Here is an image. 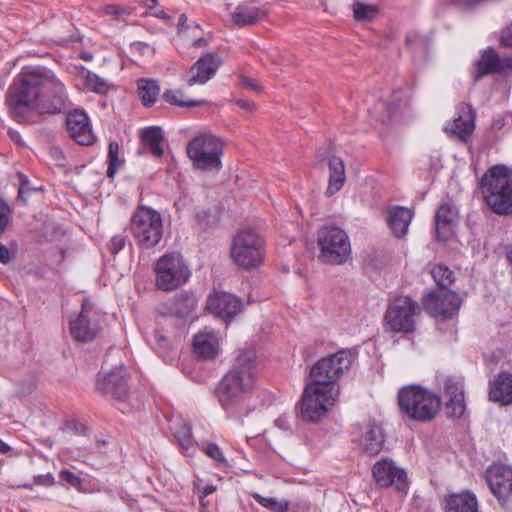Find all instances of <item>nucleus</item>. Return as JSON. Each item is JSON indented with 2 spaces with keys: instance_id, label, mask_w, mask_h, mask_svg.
Masks as SVG:
<instances>
[{
  "instance_id": "nucleus-18",
  "label": "nucleus",
  "mask_w": 512,
  "mask_h": 512,
  "mask_svg": "<svg viewBox=\"0 0 512 512\" xmlns=\"http://www.w3.org/2000/svg\"><path fill=\"white\" fill-rule=\"evenodd\" d=\"M244 307L243 301L227 292H215L208 298L207 309L215 316L230 322Z\"/></svg>"
},
{
  "instance_id": "nucleus-1",
  "label": "nucleus",
  "mask_w": 512,
  "mask_h": 512,
  "mask_svg": "<svg viewBox=\"0 0 512 512\" xmlns=\"http://www.w3.org/2000/svg\"><path fill=\"white\" fill-rule=\"evenodd\" d=\"M64 83L45 67H24L6 92V105L19 123H37L45 114H59L68 106Z\"/></svg>"
},
{
  "instance_id": "nucleus-14",
  "label": "nucleus",
  "mask_w": 512,
  "mask_h": 512,
  "mask_svg": "<svg viewBox=\"0 0 512 512\" xmlns=\"http://www.w3.org/2000/svg\"><path fill=\"white\" fill-rule=\"evenodd\" d=\"M372 475L377 485L382 488L393 487L406 493L409 488L406 471L390 458H381L372 467Z\"/></svg>"
},
{
  "instance_id": "nucleus-29",
  "label": "nucleus",
  "mask_w": 512,
  "mask_h": 512,
  "mask_svg": "<svg viewBox=\"0 0 512 512\" xmlns=\"http://www.w3.org/2000/svg\"><path fill=\"white\" fill-rule=\"evenodd\" d=\"M444 501L445 512H478L477 498L470 492L448 495Z\"/></svg>"
},
{
  "instance_id": "nucleus-41",
  "label": "nucleus",
  "mask_w": 512,
  "mask_h": 512,
  "mask_svg": "<svg viewBox=\"0 0 512 512\" xmlns=\"http://www.w3.org/2000/svg\"><path fill=\"white\" fill-rule=\"evenodd\" d=\"M446 409L449 417L460 418L466 409L464 394H457L454 398L448 399Z\"/></svg>"
},
{
  "instance_id": "nucleus-32",
  "label": "nucleus",
  "mask_w": 512,
  "mask_h": 512,
  "mask_svg": "<svg viewBox=\"0 0 512 512\" xmlns=\"http://www.w3.org/2000/svg\"><path fill=\"white\" fill-rule=\"evenodd\" d=\"M138 95L145 107H151L157 100L160 92L159 84L153 79H139L137 82Z\"/></svg>"
},
{
  "instance_id": "nucleus-8",
  "label": "nucleus",
  "mask_w": 512,
  "mask_h": 512,
  "mask_svg": "<svg viewBox=\"0 0 512 512\" xmlns=\"http://www.w3.org/2000/svg\"><path fill=\"white\" fill-rule=\"evenodd\" d=\"M231 257L238 266L244 269L258 267L265 257L263 238L250 229L239 231L232 242Z\"/></svg>"
},
{
  "instance_id": "nucleus-26",
  "label": "nucleus",
  "mask_w": 512,
  "mask_h": 512,
  "mask_svg": "<svg viewBox=\"0 0 512 512\" xmlns=\"http://www.w3.org/2000/svg\"><path fill=\"white\" fill-rule=\"evenodd\" d=\"M489 399L503 406L512 404V374L500 372L490 383Z\"/></svg>"
},
{
  "instance_id": "nucleus-43",
  "label": "nucleus",
  "mask_w": 512,
  "mask_h": 512,
  "mask_svg": "<svg viewBox=\"0 0 512 512\" xmlns=\"http://www.w3.org/2000/svg\"><path fill=\"white\" fill-rule=\"evenodd\" d=\"M444 393L450 399L457 396V394H464V387L462 381L454 378L447 377L443 384Z\"/></svg>"
},
{
  "instance_id": "nucleus-6",
  "label": "nucleus",
  "mask_w": 512,
  "mask_h": 512,
  "mask_svg": "<svg viewBox=\"0 0 512 512\" xmlns=\"http://www.w3.org/2000/svg\"><path fill=\"white\" fill-rule=\"evenodd\" d=\"M355 354L351 350H340L321 358L312 368V383L339 394L336 382L351 367Z\"/></svg>"
},
{
  "instance_id": "nucleus-44",
  "label": "nucleus",
  "mask_w": 512,
  "mask_h": 512,
  "mask_svg": "<svg viewBox=\"0 0 512 512\" xmlns=\"http://www.w3.org/2000/svg\"><path fill=\"white\" fill-rule=\"evenodd\" d=\"M201 449L204 453L215 460L217 463H226V459L220 449V447L215 443H202Z\"/></svg>"
},
{
  "instance_id": "nucleus-56",
  "label": "nucleus",
  "mask_w": 512,
  "mask_h": 512,
  "mask_svg": "<svg viewBox=\"0 0 512 512\" xmlns=\"http://www.w3.org/2000/svg\"><path fill=\"white\" fill-rule=\"evenodd\" d=\"M8 134L15 143H17L18 145H23V141L21 139V135L19 132L15 130H9Z\"/></svg>"
},
{
  "instance_id": "nucleus-54",
  "label": "nucleus",
  "mask_w": 512,
  "mask_h": 512,
  "mask_svg": "<svg viewBox=\"0 0 512 512\" xmlns=\"http://www.w3.org/2000/svg\"><path fill=\"white\" fill-rule=\"evenodd\" d=\"M38 483L42 485H52L54 484V477L52 474L40 475Z\"/></svg>"
},
{
  "instance_id": "nucleus-15",
  "label": "nucleus",
  "mask_w": 512,
  "mask_h": 512,
  "mask_svg": "<svg viewBox=\"0 0 512 512\" xmlns=\"http://www.w3.org/2000/svg\"><path fill=\"white\" fill-rule=\"evenodd\" d=\"M486 480L491 492L501 506L509 508L512 503V468L505 464H493L486 471Z\"/></svg>"
},
{
  "instance_id": "nucleus-42",
  "label": "nucleus",
  "mask_w": 512,
  "mask_h": 512,
  "mask_svg": "<svg viewBox=\"0 0 512 512\" xmlns=\"http://www.w3.org/2000/svg\"><path fill=\"white\" fill-rule=\"evenodd\" d=\"M85 84L95 93H105L108 89L107 81L91 71L86 73Z\"/></svg>"
},
{
  "instance_id": "nucleus-20",
  "label": "nucleus",
  "mask_w": 512,
  "mask_h": 512,
  "mask_svg": "<svg viewBox=\"0 0 512 512\" xmlns=\"http://www.w3.org/2000/svg\"><path fill=\"white\" fill-rule=\"evenodd\" d=\"M66 127L70 138L79 145L89 146L96 140L89 117L84 111L69 112L66 116Z\"/></svg>"
},
{
  "instance_id": "nucleus-34",
  "label": "nucleus",
  "mask_w": 512,
  "mask_h": 512,
  "mask_svg": "<svg viewBox=\"0 0 512 512\" xmlns=\"http://www.w3.org/2000/svg\"><path fill=\"white\" fill-rule=\"evenodd\" d=\"M162 97L170 105L182 108H194L206 103L205 100H185L183 91L177 89L166 90Z\"/></svg>"
},
{
  "instance_id": "nucleus-21",
  "label": "nucleus",
  "mask_w": 512,
  "mask_h": 512,
  "mask_svg": "<svg viewBox=\"0 0 512 512\" xmlns=\"http://www.w3.org/2000/svg\"><path fill=\"white\" fill-rule=\"evenodd\" d=\"M222 64L221 56L216 52H209L201 56L188 73L187 83L190 86L205 84L212 79Z\"/></svg>"
},
{
  "instance_id": "nucleus-19",
  "label": "nucleus",
  "mask_w": 512,
  "mask_h": 512,
  "mask_svg": "<svg viewBox=\"0 0 512 512\" xmlns=\"http://www.w3.org/2000/svg\"><path fill=\"white\" fill-rule=\"evenodd\" d=\"M506 69H512V57L501 59L498 53L489 47L483 50L480 58L475 62L472 76L477 82L486 75L502 73Z\"/></svg>"
},
{
  "instance_id": "nucleus-59",
  "label": "nucleus",
  "mask_w": 512,
  "mask_h": 512,
  "mask_svg": "<svg viewBox=\"0 0 512 512\" xmlns=\"http://www.w3.org/2000/svg\"><path fill=\"white\" fill-rule=\"evenodd\" d=\"M187 22V17L185 14H181L178 18V26L179 29L182 30Z\"/></svg>"
},
{
  "instance_id": "nucleus-4",
  "label": "nucleus",
  "mask_w": 512,
  "mask_h": 512,
  "mask_svg": "<svg viewBox=\"0 0 512 512\" xmlns=\"http://www.w3.org/2000/svg\"><path fill=\"white\" fill-rule=\"evenodd\" d=\"M402 415L418 422H430L441 408V397L420 385L402 387L397 394Z\"/></svg>"
},
{
  "instance_id": "nucleus-30",
  "label": "nucleus",
  "mask_w": 512,
  "mask_h": 512,
  "mask_svg": "<svg viewBox=\"0 0 512 512\" xmlns=\"http://www.w3.org/2000/svg\"><path fill=\"white\" fill-rule=\"evenodd\" d=\"M329 182L326 194L329 196L337 193L346 181L345 164L340 157L330 156L328 159Z\"/></svg>"
},
{
  "instance_id": "nucleus-11",
  "label": "nucleus",
  "mask_w": 512,
  "mask_h": 512,
  "mask_svg": "<svg viewBox=\"0 0 512 512\" xmlns=\"http://www.w3.org/2000/svg\"><path fill=\"white\" fill-rule=\"evenodd\" d=\"M337 397L338 394L331 389L312 382L307 384L300 401L301 417L309 422L320 421L335 404Z\"/></svg>"
},
{
  "instance_id": "nucleus-33",
  "label": "nucleus",
  "mask_w": 512,
  "mask_h": 512,
  "mask_svg": "<svg viewBox=\"0 0 512 512\" xmlns=\"http://www.w3.org/2000/svg\"><path fill=\"white\" fill-rule=\"evenodd\" d=\"M173 436L184 451H188L194 445L191 426L182 421H175L171 427Z\"/></svg>"
},
{
  "instance_id": "nucleus-49",
  "label": "nucleus",
  "mask_w": 512,
  "mask_h": 512,
  "mask_svg": "<svg viewBox=\"0 0 512 512\" xmlns=\"http://www.w3.org/2000/svg\"><path fill=\"white\" fill-rule=\"evenodd\" d=\"M510 118V113H506L504 115H498L496 118L493 119L492 122V129L494 130H501L505 125L507 119Z\"/></svg>"
},
{
  "instance_id": "nucleus-28",
  "label": "nucleus",
  "mask_w": 512,
  "mask_h": 512,
  "mask_svg": "<svg viewBox=\"0 0 512 512\" xmlns=\"http://www.w3.org/2000/svg\"><path fill=\"white\" fill-rule=\"evenodd\" d=\"M413 216L414 213L409 208L403 206L389 208L388 225L396 237H403L407 234Z\"/></svg>"
},
{
  "instance_id": "nucleus-47",
  "label": "nucleus",
  "mask_w": 512,
  "mask_h": 512,
  "mask_svg": "<svg viewBox=\"0 0 512 512\" xmlns=\"http://www.w3.org/2000/svg\"><path fill=\"white\" fill-rule=\"evenodd\" d=\"M127 237L123 234L114 235L110 241V252L112 254L119 253L126 244Z\"/></svg>"
},
{
  "instance_id": "nucleus-51",
  "label": "nucleus",
  "mask_w": 512,
  "mask_h": 512,
  "mask_svg": "<svg viewBox=\"0 0 512 512\" xmlns=\"http://www.w3.org/2000/svg\"><path fill=\"white\" fill-rule=\"evenodd\" d=\"M241 82L245 88L251 89L256 92H260L261 90L260 86L251 78L243 77Z\"/></svg>"
},
{
  "instance_id": "nucleus-23",
  "label": "nucleus",
  "mask_w": 512,
  "mask_h": 512,
  "mask_svg": "<svg viewBox=\"0 0 512 512\" xmlns=\"http://www.w3.org/2000/svg\"><path fill=\"white\" fill-rule=\"evenodd\" d=\"M219 338L213 329L205 327L193 339V351L201 359L210 360L219 352Z\"/></svg>"
},
{
  "instance_id": "nucleus-2",
  "label": "nucleus",
  "mask_w": 512,
  "mask_h": 512,
  "mask_svg": "<svg viewBox=\"0 0 512 512\" xmlns=\"http://www.w3.org/2000/svg\"><path fill=\"white\" fill-rule=\"evenodd\" d=\"M254 361L240 354L216 388V396L229 417L243 420L252 410L249 398L256 384Z\"/></svg>"
},
{
  "instance_id": "nucleus-38",
  "label": "nucleus",
  "mask_w": 512,
  "mask_h": 512,
  "mask_svg": "<svg viewBox=\"0 0 512 512\" xmlns=\"http://www.w3.org/2000/svg\"><path fill=\"white\" fill-rule=\"evenodd\" d=\"M398 104L392 103H386L384 101H379L373 110H370V114L381 123H385L388 121L391 116L397 111Z\"/></svg>"
},
{
  "instance_id": "nucleus-13",
  "label": "nucleus",
  "mask_w": 512,
  "mask_h": 512,
  "mask_svg": "<svg viewBox=\"0 0 512 512\" xmlns=\"http://www.w3.org/2000/svg\"><path fill=\"white\" fill-rule=\"evenodd\" d=\"M81 312L70 320V332L78 342H89L96 338L100 331L98 313L89 299H84Z\"/></svg>"
},
{
  "instance_id": "nucleus-25",
  "label": "nucleus",
  "mask_w": 512,
  "mask_h": 512,
  "mask_svg": "<svg viewBox=\"0 0 512 512\" xmlns=\"http://www.w3.org/2000/svg\"><path fill=\"white\" fill-rule=\"evenodd\" d=\"M267 12L251 2L240 3L231 14V19L235 26L246 27L255 25L262 21Z\"/></svg>"
},
{
  "instance_id": "nucleus-31",
  "label": "nucleus",
  "mask_w": 512,
  "mask_h": 512,
  "mask_svg": "<svg viewBox=\"0 0 512 512\" xmlns=\"http://www.w3.org/2000/svg\"><path fill=\"white\" fill-rule=\"evenodd\" d=\"M140 137L141 143L146 150L157 158L162 157L164 150L161 144L164 140V136L161 128L156 126L147 127L142 130Z\"/></svg>"
},
{
  "instance_id": "nucleus-17",
  "label": "nucleus",
  "mask_w": 512,
  "mask_h": 512,
  "mask_svg": "<svg viewBox=\"0 0 512 512\" xmlns=\"http://www.w3.org/2000/svg\"><path fill=\"white\" fill-rule=\"evenodd\" d=\"M96 389L113 399H125L130 391L127 369L120 366L109 373L98 374Z\"/></svg>"
},
{
  "instance_id": "nucleus-12",
  "label": "nucleus",
  "mask_w": 512,
  "mask_h": 512,
  "mask_svg": "<svg viewBox=\"0 0 512 512\" xmlns=\"http://www.w3.org/2000/svg\"><path fill=\"white\" fill-rule=\"evenodd\" d=\"M419 311L417 303L409 296L393 299L385 313V320L392 331L409 333L415 329V316Z\"/></svg>"
},
{
  "instance_id": "nucleus-39",
  "label": "nucleus",
  "mask_w": 512,
  "mask_h": 512,
  "mask_svg": "<svg viewBox=\"0 0 512 512\" xmlns=\"http://www.w3.org/2000/svg\"><path fill=\"white\" fill-rule=\"evenodd\" d=\"M379 12L377 5H369L361 2H355L353 4V14L357 21H371Z\"/></svg>"
},
{
  "instance_id": "nucleus-35",
  "label": "nucleus",
  "mask_w": 512,
  "mask_h": 512,
  "mask_svg": "<svg viewBox=\"0 0 512 512\" xmlns=\"http://www.w3.org/2000/svg\"><path fill=\"white\" fill-rule=\"evenodd\" d=\"M196 306L194 297L188 293H181L174 298L171 306L173 314L180 318L187 317Z\"/></svg>"
},
{
  "instance_id": "nucleus-52",
  "label": "nucleus",
  "mask_w": 512,
  "mask_h": 512,
  "mask_svg": "<svg viewBox=\"0 0 512 512\" xmlns=\"http://www.w3.org/2000/svg\"><path fill=\"white\" fill-rule=\"evenodd\" d=\"M275 425L277 427H279L280 429H283V430H288L290 428V424H289V417L287 415H280L276 420H275Z\"/></svg>"
},
{
  "instance_id": "nucleus-46",
  "label": "nucleus",
  "mask_w": 512,
  "mask_h": 512,
  "mask_svg": "<svg viewBox=\"0 0 512 512\" xmlns=\"http://www.w3.org/2000/svg\"><path fill=\"white\" fill-rule=\"evenodd\" d=\"M59 477L61 478V480L69 483L71 486L77 489H80L82 485V479L68 469L61 470L59 473Z\"/></svg>"
},
{
  "instance_id": "nucleus-57",
  "label": "nucleus",
  "mask_w": 512,
  "mask_h": 512,
  "mask_svg": "<svg viewBox=\"0 0 512 512\" xmlns=\"http://www.w3.org/2000/svg\"><path fill=\"white\" fill-rule=\"evenodd\" d=\"M237 105L243 109H246V110H252L254 108V104L247 101V100H243V99H239L237 100Z\"/></svg>"
},
{
  "instance_id": "nucleus-62",
  "label": "nucleus",
  "mask_w": 512,
  "mask_h": 512,
  "mask_svg": "<svg viewBox=\"0 0 512 512\" xmlns=\"http://www.w3.org/2000/svg\"><path fill=\"white\" fill-rule=\"evenodd\" d=\"M510 117L512 118V113H510Z\"/></svg>"
},
{
  "instance_id": "nucleus-58",
  "label": "nucleus",
  "mask_w": 512,
  "mask_h": 512,
  "mask_svg": "<svg viewBox=\"0 0 512 512\" xmlns=\"http://www.w3.org/2000/svg\"><path fill=\"white\" fill-rule=\"evenodd\" d=\"M141 3L144 4L147 8L153 9L157 6V0H141Z\"/></svg>"
},
{
  "instance_id": "nucleus-53",
  "label": "nucleus",
  "mask_w": 512,
  "mask_h": 512,
  "mask_svg": "<svg viewBox=\"0 0 512 512\" xmlns=\"http://www.w3.org/2000/svg\"><path fill=\"white\" fill-rule=\"evenodd\" d=\"M11 259L10 251L4 244L0 243V262L7 264Z\"/></svg>"
},
{
  "instance_id": "nucleus-55",
  "label": "nucleus",
  "mask_w": 512,
  "mask_h": 512,
  "mask_svg": "<svg viewBox=\"0 0 512 512\" xmlns=\"http://www.w3.org/2000/svg\"><path fill=\"white\" fill-rule=\"evenodd\" d=\"M198 489H199L200 493L202 494V497H206V496L212 494L216 490V487L212 484H206L201 489L198 486Z\"/></svg>"
},
{
  "instance_id": "nucleus-37",
  "label": "nucleus",
  "mask_w": 512,
  "mask_h": 512,
  "mask_svg": "<svg viewBox=\"0 0 512 512\" xmlns=\"http://www.w3.org/2000/svg\"><path fill=\"white\" fill-rule=\"evenodd\" d=\"M252 497L261 506L273 512H289L290 502L288 500H278L272 497H264L259 493H254Z\"/></svg>"
},
{
  "instance_id": "nucleus-5",
  "label": "nucleus",
  "mask_w": 512,
  "mask_h": 512,
  "mask_svg": "<svg viewBox=\"0 0 512 512\" xmlns=\"http://www.w3.org/2000/svg\"><path fill=\"white\" fill-rule=\"evenodd\" d=\"M129 229L140 248L152 249L163 236L162 217L152 208L139 206L131 216Z\"/></svg>"
},
{
  "instance_id": "nucleus-7",
  "label": "nucleus",
  "mask_w": 512,
  "mask_h": 512,
  "mask_svg": "<svg viewBox=\"0 0 512 512\" xmlns=\"http://www.w3.org/2000/svg\"><path fill=\"white\" fill-rule=\"evenodd\" d=\"M186 150L197 169L219 171L222 168L223 143L218 137L209 133L199 134L188 142Z\"/></svg>"
},
{
  "instance_id": "nucleus-48",
  "label": "nucleus",
  "mask_w": 512,
  "mask_h": 512,
  "mask_svg": "<svg viewBox=\"0 0 512 512\" xmlns=\"http://www.w3.org/2000/svg\"><path fill=\"white\" fill-rule=\"evenodd\" d=\"M500 42L504 46L512 47V23L502 31Z\"/></svg>"
},
{
  "instance_id": "nucleus-24",
  "label": "nucleus",
  "mask_w": 512,
  "mask_h": 512,
  "mask_svg": "<svg viewBox=\"0 0 512 512\" xmlns=\"http://www.w3.org/2000/svg\"><path fill=\"white\" fill-rule=\"evenodd\" d=\"M384 443L385 435L381 425L373 422L363 428L360 445L365 454L378 455L382 451Z\"/></svg>"
},
{
  "instance_id": "nucleus-60",
  "label": "nucleus",
  "mask_w": 512,
  "mask_h": 512,
  "mask_svg": "<svg viewBox=\"0 0 512 512\" xmlns=\"http://www.w3.org/2000/svg\"><path fill=\"white\" fill-rule=\"evenodd\" d=\"M11 450L10 446L5 443L2 439H0V452L7 453Z\"/></svg>"
},
{
  "instance_id": "nucleus-50",
  "label": "nucleus",
  "mask_w": 512,
  "mask_h": 512,
  "mask_svg": "<svg viewBox=\"0 0 512 512\" xmlns=\"http://www.w3.org/2000/svg\"><path fill=\"white\" fill-rule=\"evenodd\" d=\"M32 191L28 180L22 181L18 190V197L23 201L27 200L29 193Z\"/></svg>"
},
{
  "instance_id": "nucleus-40",
  "label": "nucleus",
  "mask_w": 512,
  "mask_h": 512,
  "mask_svg": "<svg viewBox=\"0 0 512 512\" xmlns=\"http://www.w3.org/2000/svg\"><path fill=\"white\" fill-rule=\"evenodd\" d=\"M121 166V160L119 158V144L116 141L109 143L108 148V169L107 176L113 178Z\"/></svg>"
},
{
  "instance_id": "nucleus-27",
  "label": "nucleus",
  "mask_w": 512,
  "mask_h": 512,
  "mask_svg": "<svg viewBox=\"0 0 512 512\" xmlns=\"http://www.w3.org/2000/svg\"><path fill=\"white\" fill-rule=\"evenodd\" d=\"M458 117L451 125V131L462 140H467L475 129V111L465 103L458 106Z\"/></svg>"
},
{
  "instance_id": "nucleus-36",
  "label": "nucleus",
  "mask_w": 512,
  "mask_h": 512,
  "mask_svg": "<svg viewBox=\"0 0 512 512\" xmlns=\"http://www.w3.org/2000/svg\"><path fill=\"white\" fill-rule=\"evenodd\" d=\"M431 275L442 290L448 289L455 280L454 272L449 267L441 264L432 268Z\"/></svg>"
},
{
  "instance_id": "nucleus-16",
  "label": "nucleus",
  "mask_w": 512,
  "mask_h": 512,
  "mask_svg": "<svg viewBox=\"0 0 512 512\" xmlns=\"http://www.w3.org/2000/svg\"><path fill=\"white\" fill-rule=\"evenodd\" d=\"M462 300L454 291L441 290L429 292L422 299L425 311L433 317L448 319L453 317L460 309Z\"/></svg>"
},
{
  "instance_id": "nucleus-9",
  "label": "nucleus",
  "mask_w": 512,
  "mask_h": 512,
  "mask_svg": "<svg viewBox=\"0 0 512 512\" xmlns=\"http://www.w3.org/2000/svg\"><path fill=\"white\" fill-rule=\"evenodd\" d=\"M319 246V259L328 264H342L347 261L351 253L350 241L347 233L336 226H325L317 234Z\"/></svg>"
},
{
  "instance_id": "nucleus-3",
  "label": "nucleus",
  "mask_w": 512,
  "mask_h": 512,
  "mask_svg": "<svg viewBox=\"0 0 512 512\" xmlns=\"http://www.w3.org/2000/svg\"><path fill=\"white\" fill-rule=\"evenodd\" d=\"M481 193L493 213L512 215V168L502 164L489 168L481 179Z\"/></svg>"
},
{
  "instance_id": "nucleus-61",
  "label": "nucleus",
  "mask_w": 512,
  "mask_h": 512,
  "mask_svg": "<svg viewBox=\"0 0 512 512\" xmlns=\"http://www.w3.org/2000/svg\"><path fill=\"white\" fill-rule=\"evenodd\" d=\"M205 45H206V40L204 38H199V39L194 41V46L195 47H202V46H205Z\"/></svg>"
},
{
  "instance_id": "nucleus-22",
  "label": "nucleus",
  "mask_w": 512,
  "mask_h": 512,
  "mask_svg": "<svg viewBox=\"0 0 512 512\" xmlns=\"http://www.w3.org/2000/svg\"><path fill=\"white\" fill-rule=\"evenodd\" d=\"M459 220L458 209L450 203H443L435 213V233L439 241L446 242L454 234Z\"/></svg>"
},
{
  "instance_id": "nucleus-45",
  "label": "nucleus",
  "mask_w": 512,
  "mask_h": 512,
  "mask_svg": "<svg viewBox=\"0 0 512 512\" xmlns=\"http://www.w3.org/2000/svg\"><path fill=\"white\" fill-rule=\"evenodd\" d=\"M10 208L8 204L0 197V237L4 234L10 223Z\"/></svg>"
},
{
  "instance_id": "nucleus-10",
  "label": "nucleus",
  "mask_w": 512,
  "mask_h": 512,
  "mask_svg": "<svg viewBox=\"0 0 512 512\" xmlns=\"http://www.w3.org/2000/svg\"><path fill=\"white\" fill-rule=\"evenodd\" d=\"M156 285L162 291H172L184 285L191 271L180 253L172 252L161 256L156 265Z\"/></svg>"
}]
</instances>
